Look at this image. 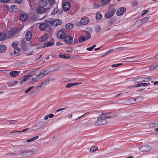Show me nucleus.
I'll list each match as a JSON object with an SVG mask.
<instances>
[{
    "instance_id": "obj_29",
    "label": "nucleus",
    "mask_w": 158,
    "mask_h": 158,
    "mask_svg": "<svg viewBox=\"0 0 158 158\" xmlns=\"http://www.w3.org/2000/svg\"><path fill=\"white\" fill-rule=\"evenodd\" d=\"M48 74V73L47 72V70H42L40 74H39V76H40L41 75H44V76H46Z\"/></svg>"
},
{
    "instance_id": "obj_45",
    "label": "nucleus",
    "mask_w": 158,
    "mask_h": 158,
    "mask_svg": "<svg viewBox=\"0 0 158 158\" xmlns=\"http://www.w3.org/2000/svg\"><path fill=\"white\" fill-rule=\"evenodd\" d=\"M54 43L53 42H48L47 43V45L46 46L48 47L53 45L54 44Z\"/></svg>"
},
{
    "instance_id": "obj_5",
    "label": "nucleus",
    "mask_w": 158,
    "mask_h": 158,
    "mask_svg": "<svg viewBox=\"0 0 158 158\" xmlns=\"http://www.w3.org/2000/svg\"><path fill=\"white\" fill-rule=\"evenodd\" d=\"M151 146L148 145L140 146L139 147V149L141 151L143 152H149L151 151Z\"/></svg>"
},
{
    "instance_id": "obj_53",
    "label": "nucleus",
    "mask_w": 158,
    "mask_h": 158,
    "mask_svg": "<svg viewBox=\"0 0 158 158\" xmlns=\"http://www.w3.org/2000/svg\"><path fill=\"white\" fill-rule=\"evenodd\" d=\"M135 6H136L138 5V2L136 1H134L132 3Z\"/></svg>"
},
{
    "instance_id": "obj_64",
    "label": "nucleus",
    "mask_w": 158,
    "mask_h": 158,
    "mask_svg": "<svg viewBox=\"0 0 158 158\" xmlns=\"http://www.w3.org/2000/svg\"><path fill=\"white\" fill-rule=\"evenodd\" d=\"M73 116V115H72V114H70L68 116V118H72Z\"/></svg>"
},
{
    "instance_id": "obj_4",
    "label": "nucleus",
    "mask_w": 158,
    "mask_h": 158,
    "mask_svg": "<svg viewBox=\"0 0 158 158\" xmlns=\"http://www.w3.org/2000/svg\"><path fill=\"white\" fill-rule=\"evenodd\" d=\"M116 10V9L114 8L110 9L105 14V18L106 19H109L112 16L115 12Z\"/></svg>"
},
{
    "instance_id": "obj_35",
    "label": "nucleus",
    "mask_w": 158,
    "mask_h": 158,
    "mask_svg": "<svg viewBox=\"0 0 158 158\" xmlns=\"http://www.w3.org/2000/svg\"><path fill=\"white\" fill-rule=\"evenodd\" d=\"M6 38L5 34L2 33H0V40H3Z\"/></svg>"
},
{
    "instance_id": "obj_12",
    "label": "nucleus",
    "mask_w": 158,
    "mask_h": 158,
    "mask_svg": "<svg viewBox=\"0 0 158 158\" xmlns=\"http://www.w3.org/2000/svg\"><path fill=\"white\" fill-rule=\"evenodd\" d=\"M32 37V33L31 31H28L26 34V39L29 41L31 40Z\"/></svg>"
},
{
    "instance_id": "obj_6",
    "label": "nucleus",
    "mask_w": 158,
    "mask_h": 158,
    "mask_svg": "<svg viewBox=\"0 0 158 158\" xmlns=\"http://www.w3.org/2000/svg\"><path fill=\"white\" fill-rule=\"evenodd\" d=\"M50 22L48 20H46L44 21V23L41 24L39 28L41 30L44 31L47 28L48 26H50Z\"/></svg>"
},
{
    "instance_id": "obj_28",
    "label": "nucleus",
    "mask_w": 158,
    "mask_h": 158,
    "mask_svg": "<svg viewBox=\"0 0 158 158\" xmlns=\"http://www.w3.org/2000/svg\"><path fill=\"white\" fill-rule=\"evenodd\" d=\"M6 46L3 45H0V53H2L5 52L6 50Z\"/></svg>"
},
{
    "instance_id": "obj_43",
    "label": "nucleus",
    "mask_w": 158,
    "mask_h": 158,
    "mask_svg": "<svg viewBox=\"0 0 158 158\" xmlns=\"http://www.w3.org/2000/svg\"><path fill=\"white\" fill-rule=\"evenodd\" d=\"M157 125V124L156 123L150 124L149 125V127L150 128L154 127H156Z\"/></svg>"
},
{
    "instance_id": "obj_21",
    "label": "nucleus",
    "mask_w": 158,
    "mask_h": 158,
    "mask_svg": "<svg viewBox=\"0 0 158 158\" xmlns=\"http://www.w3.org/2000/svg\"><path fill=\"white\" fill-rule=\"evenodd\" d=\"M48 21L50 23V26L52 25L53 27H56L57 26L56 22L52 19H50Z\"/></svg>"
},
{
    "instance_id": "obj_10",
    "label": "nucleus",
    "mask_w": 158,
    "mask_h": 158,
    "mask_svg": "<svg viewBox=\"0 0 158 158\" xmlns=\"http://www.w3.org/2000/svg\"><path fill=\"white\" fill-rule=\"evenodd\" d=\"M57 37L60 39H63L65 36V33L63 31H58L57 33Z\"/></svg>"
},
{
    "instance_id": "obj_16",
    "label": "nucleus",
    "mask_w": 158,
    "mask_h": 158,
    "mask_svg": "<svg viewBox=\"0 0 158 158\" xmlns=\"http://www.w3.org/2000/svg\"><path fill=\"white\" fill-rule=\"evenodd\" d=\"M90 34H89V36L88 37H86L85 36L81 35L80 37L79 41L80 42H81L86 40H87L89 39L90 38Z\"/></svg>"
},
{
    "instance_id": "obj_33",
    "label": "nucleus",
    "mask_w": 158,
    "mask_h": 158,
    "mask_svg": "<svg viewBox=\"0 0 158 158\" xmlns=\"http://www.w3.org/2000/svg\"><path fill=\"white\" fill-rule=\"evenodd\" d=\"M39 137V136H36L35 137H34L32 138L28 139L27 140V143H29L31 142H32L33 141L35 140L36 139H37Z\"/></svg>"
},
{
    "instance_id": "obj_60",
    "label": "nucleus",
    "mask_w": 158,
    "mask_h": 158,
    "mask_svg": "<svg viewBox=\"0 0 158 158\" xmlns=\"http://www.w3.org/2000/svg\"><path fill=\"white\" fill-rule=\"evenodd\" d=\"M16 2H17L18 3H21L22 1V0H15Z\"/></svg>"
},
{
    "instance_id": "obj_24",
    "label": "nucleus",
    "mask_w": 158,
    "mask_h": 158,
    "mask_svg": "<svg viewBox=\"0 0 158 158\" xmlns=\"http://www.w3.org/2000/svg\"><path fill=\"white\" fill-rule=\"evenodd\" d=\"M133 81L135 83H139L142 81H145V80H143L142 77H138L135 78L133 80Z\"/></svg>"
},
{
    "instance_id": "obj_51",
    "label": "nucleus",
    "mask_w": 158,
    "mask_h": 158,
    "mask_svg": "<svg viewBox=\"0 0 158 158\" xmlns=\"http://www.w3.org/2000/svg\"><path fill=\"white\" fill-rule=\"evenodd\" d=\"M58 11V8H56L54 10L53 12L52 13V14H54L56 13H57Z\"/></svg>"
},
{
    "instance_id": "obj_38",
    "label": "nucleus",
    "mask_w": 158,
    "mask_h": 158,
    "mask_svg": "<svg viewBox=\"0 0 158 158\" xmlns=\"http://www.w3.org/2000/svg\"><path fill=\"white\" fill-rule=\"evenodd\" d=\"M116 21L115 19H110L108 21V24L110 26L112 25Z\"/></svg>"
},
{
    "instance_id": "obj_48",
    "label": "nucleus",
    "mask_w": 158,
    "mask_h": 158,
    "mask_svg": "<svg viewBox=\"0 0 158 158\" xmlns=\"http://www.w3.org/2000/svg\"><path fill=\"white\" fill-rule=\"evenodd\" d=\"M44 85H41V84L36 87V89L37 90H39L40 88H42L44 86Z\"/></svg>"
},
{
    "instance_id": "obj_63",
    "label": "nucleus",
    "mask_w": 158,
    "mask_h": 158,
    "mask_svg": "<svg viewBox=\"0 0 158 158\" xmlns=\"http://www.w3.org/2000/svg\"><path fill=\"white\" fill-rule=\"evenodd\" d=\"M61 44L60 43V42H57V43H56V45H61Z\"/></svg>"
},
{
    "instance_id": "obj_44",
    "label": "nucleus",
    "mask_w": 158,
    "mask_h": 158,
    "mask_svg": "<svg viewBox=\"0 0 158 158\" xmlns=\"http://www.w3.org/2000/svg\"><path fill=\"white\" fill-rule=\"evenodd\" d=\"M28 129H29V128H27V129H25L24 130H23L22 131H14V132H11L10 133L11 134V133H15V132L20 133V132H25V131H27Z\"/></svg>"
},
{
    "instance_id": "obj_26",
    "label": "nucleus",
    "mask_w": 158,
    "mask_h": 158,
    "mask_svg": "<svg viewBox=\"0 0 158 158\" xmlns=\"http://www.w3.org/2000/svg\"><path fill=\"white\" fill-rule=\"evenodd\" d=\"M150 84V83H141L137 84L135 85V87H138L141 86H147L148 85H149Z\"/></svg>"
},
{
    "instance_id": "obj_18",
    "label": "nucleus",
    "mask_w": 158,
    "mask_h": 158,
    "mask_svg": "<svg viewBox=\"0 0 158 158\" xmlns=\"http://www.w3.org/2000/svg\"><path fill=\"white\" fill-rule=\"evenodd\" d=\"M20 72V71H11L10 73V75L12 77H15L19 76Z\"/></svg>"
},
{
    "instance_id": "obj_13",
    "label": "nucleus",
    "mask_w": 158,
    "mask_h": 158,
    "mask_svg": "<svg viewBox=\"0 0 158 158\" xmlns=\"http://www.w3.org/2000/svg\"><path fill=\"white\" fill-rule=\"evenodd\" d=\"M89 21L87 17H85L81 19L80 21V23L81 24L86 25L89 23Z\"/></svg>"
},
{
    "instance_id": "obj_47",
    "label": "nucleus",
    "mask_w": 158,
    "mask_h": 158,
    "mask_svg": "<svg viewBox=\"0 0 158 158\" xmlns=\"http://www.w3.org/2000/svg\"><path fill=\"white\" fill-rule=\"evenodd\" d=\"M54 66L55 67V69H54L55 71L56 70L58 69H59L60 67V65H54Z\"/></svg>"
},
{
    "instance_id": "obj_34",
    "label": "nucleus",
    "mask_w": 158,
    "mask_h": 158,
    "mask_svg": "<svg viewBox=\"0 0 158 158\" xmlns=\"http://www.w3.org/2000/svg\"><path fill=\"white\" fill-rule=\"evenodd\" d=\"M50 80V78L45 79L41 83V85H44L45 86L48 83H49Z\"/></svg>"
},
{
    "instance_id": "obj_22",
    "label": "nucleus",
    "mask_w": 158,
    "mask_h": 158,
    "mask_svg": "<svg viewBox=\"0 0 158 158\" xmlns=\"http://www.w3.org/2000/svg\"><path fill=\"white\" fill-rule=\"evenodd\" d=\"M17 6L15 5H12L10 7V11L13 13L15 12L17 10Z\"/></svg>"
},
{
    "instance_id": "obj_30",
    "label": "nucleus",
    "mask_w": 158,
    "mask_h": 158,
    "mask_svg": "<svg viewBox=\"0 0 158 158\" xmlns=\"http://www.w3.org/2000/svg\"><path fill=\"white\" fill-rule=\"evenodd\" d=\"M158 66V64H152L150 66L149 69L151 71H152L156 69Z\"/></svg>"
},
{
    "instance_id": "obj_20",
    "label": "nucleus",
    "mask_w": 158,
    "mask_h": 158,
    "mask_svg": "<svg viewBox=\"0 0 158 158\" xmlns=\"http://www.w3.org/2000/svg\"><path fill=\"white\" fill-rule=\"evenodd\" d=\"M81 84V82L79 83H69L67 84L66 86V88H70L73 86L74 85H77L79 84Z\"/></svg>"
},
{
    "instance_id": "obj_8",
    "label": "nucleus",
    "mask_w": 158,
    "mask_h": 158,
    "mask_svg": "<svg viewBox=\"0 0 158 158\" xmlns=\"http://www.w3.org/2000/svg\"><path fill=\"white\" fill-rule=\"evenodd\" d=\"M64 41L67 44H71L73 42V38L69 35L65 36L63 39Z\"/></svg>"
},
{
    "instance_id": "obj_31",
    "label": "nucleus",
    "mask_w": 158,
    "mask_h": 158,
    "mask_svg": "<svg viewBox=\"0 0 158 158\" xmlns=\"http://www.w3.org/2000/svg\"><path fill=\"white\" fill-rule=\"evenodd\" d=\"M102 15L100 12H98L96 15V20H99L102 19Z\"/></svg>"
},
{
    "instance_id": "obj_37",
    "label": "nucleus",
    "mask_w": 158,
    "mask_h": 158,
    "mask_svg": "<svg viewBox=\"0 0 158 158\" xmlns=\"http://www.w3.org/2000/svg\"><path fill=\"white\" fill-rule=\"evenodd\" d=\"M21 45L22 46L25 47L27 45V42L25 41V39L24 38H23L21 41Z\"/></svg>"
},
{
    "instance_id": "obj_15",
    "label": "nucleus",
    "mask_w": 158,
    "mask_h": 158,
    "mask_svg": "<svg viewBox=\"0 0 158 158\" xmlns=\"http://www.w3.org/2000/svg\"><path fill=\"white\" fill-rule=\"evenodd\" d=\"M47 2L45 0H42L39 2V7L40 8H44L47 5Z\"/></svg>"
},
{
    "instance_id": "obj_39",
    "label": "nucleus",
    "mask_w": 158,
    "mask_h": 158,
    "mask_svg": "<svg viewBox=\"0 0 158 158\" xmlns=\"http://www.w3.org/2000/svg\"><path fill=\"white\" fill-rule=\"evenodd\" d=\"M150 18V17L149 16L145 17L142 19V22H143L144 23H146L149 19Z\"/></svg>"
},
{
    "instance_id": "obj_17",
    "label": "nucleus",
    "mask_w": 158,
    "mask_h": 158,
    "mask_svg": "<svg viewBox=\"0 0 158 158\" xmlns=\"http://www.w3.org/2000/svg\"><path fill=\"white\" fill-rule=\"evenodd\" d=\"M63 7L64 10H68L70 7V3L68 2L65 3L63 5Z\"/></svg>"
},
{
    "instance_id": "obj_23",
    "label": "nucleus",
    "mask_w": 158,
    "mask_h": 158,
    "mask_svg": "<svg viewBox=\"0 0 158 158\" xmlns=\"http://www.w3.org/2000/svg\"><path fill=\"white\" fill-rule=\"evenodd\" d=\"M20 52V49L18 47H16L14 48V53L17 56L19 55Z\"/></svg>"
},
{
    "instance_id": "obj_32",
    "label": "nucleus",
    "mask_w": 158,
    "mask_h": 158,
    "mask_svg": "<svg viewBox=\"0 0 158 158\" xmlns=\"http://www.w3.org/2000/svg\"><path fill=\"white\" fill-rule=\"evenodd\" d=\"M60 57L61 58H63L64 59H68L69 58L70 56L69 55H64L62 53H60Z\"/></svg>"
},
{
    "instance_id": "obj_40",
    "label": "nucleus",
    "mask_w": 158,
    "mask_h": 158,
    "mask_svg": "<svg viewBox=\"0 0 158 158\" xmlns=\"http://www.w3.org/2000/svg\"><path fill=\"white\" fill-rule=\"evenodd\" d=\"M34 87V86H32L30 88H28L27 89L25 90V92L26 94L30 92L31 90H32Z\"/></svg>"
},
{
    "instance_id": "obj_62",
    "label": "nucleus",
    "mask_w": 158,
    "mask_h": 158,
    "mask_svg": "<svg viewBox=\"0 0 158 158\" xmlns=\"http://www.w3.org/2000/svg\"><path fill=\"white\" fill-rule=\"evenodd\" d=\"M47 45V43H44V44L43 45L44 46L43 47L44 48V47H47V46H46Z\"/></svg>"
},
{
    "instance_id": "obj_57",
    "label": "nucleus",
    "mask_w": 158,
    "mask_h": 158,
    "mask_svg": "<svg viewBox=\"0 0 158 158\" xmlns=\"http://www.w3.org/2000/svg\"><path fill=\"white\" fill-rule=\"evenodd\" d=\"M93 48L91 47L90 48H87V50L89 51H91L93 49Z\"/></svg>"
},
{
    "instance_id": "obj_2",
    "label": "nucleus",
    "mask_w": 158,
    "mask_h": 158,
    "mask_svg": "<svg viewBox=\"0 0 158 158\" xmlns=\"http://www.w3.org/2000/svg\"><path fill=\"white\" fill-rule=\"evenodd\" d=\"M32 77L31 79V80L30 82V83H31L32 82H35L39 80L40 79V77L39 75H29L27 76H25L24 77V78L22 80L21 82L20 83H22L23 82H24L26 81H27L29 80V78Z\"/></svg>"
},
{
    "instance_id": "obj_9",
    "label": "nucleus",
    "mask_w": 158,
    "mask_h": 158,
    "mask_svg": "<svg viewBox=\"0 0 158 158\" xmlns=\"http://www.w3.org/2000/svg\"><path fill=\"white\" fill-rule=\"evenodd\" d=\"M142 97L139 96L137 97L135 99H128L127 101L129 103H130V104H133L135 102H138L142 101Z\"/></svg>"
},
{
    "instance_id": "obj_36",
    "label": "nucleus",
    "mask_w": 158,
    "mask_h": 158,
    "mask_svg": "<svg viewBox=\"0 0 158 158\" xmlns=\"http://www.w3.org/2000/svg\"><path fill=\"white\" fill-rule=\"evenodd\" d=\"M98 149V148L96 146H93L90 149V152H93Z\"/></svg>"
},
{
    "instance_id": "obj_55",
    "label": "nucleus",
    "mask_w": 158,
    "mask_h": 158,
    "mask_svg": "<svg viewBox=\"0 0 158 158\" xmlns=\"http://www.w3.org/2000/svg\"><path fill=\"white\" fill-rule=\"evenodd\" d=\"M65 109H66L65 108H62L59 109L55 111V113L59 111H60L62 110H65Z\"/></svg>"
},
{
    "instance_id": "obj_52",
    "label": "nucleus",
    "mask_w": 158,
    "mask_h": 158,
    "mask_svg": "<svg viewBox=\"0 0 158 158\" xmlns=\"http://www.w3.org/2000/svg\"><path fill=\"white\" fill-rule=\"evenodd\" d=\"M17 120H10L9 121V123L11 124H14L17 122Z\"/></svg>"
},
{
    "instance_id": "obj_49",
    "label": "nucleus",
    "mask_w": 158,
    "mask_h": 158,
    "mask_svg": "<svg viewBox=\"0 0 158 158\" xmlns=\"http://www.w3.org/2000/svg\"><path fill=\"white\" fill-rule=\"evenodd\" d=\"M122 64H123L122 63H120V64H113L112 65L111 67L112 68L116 67L119 65H121Z\"/></svg>"
},
{
    "instance_id": "obj_50",
    "label": "nucleus",
    "mask_w": 158,
    "mask_h": 158,
    "mask_svg": "<svg viewBox=\"0 0 158 158\" xmlns=\"http://www.w3.org/2000/svg\"><path fill=\"white\" fill-rule=\"evenodd\" d=\"M56 20V23H57V26L58 25H59L60 24L62 23V21L58 19V20Z\"/></svg>"
},
{
    "instance_id": "obj_41",
    "label": "nucleus",
    "mask_w": 158,
    "mask_h": 158,
    "mask_svg": "<svg viewBox=\"0 0 158 158\" xmlns=\"http://www.w3.org/2000/svg\"><path fill=\"white\" fill-rule=\"evenodd\" d=\"M101 27L99 26H97L95 27V31L96 32H100V31Z\"/></svg>"
},
{
    "instance_id": "obj_27",
    "label": "nucleus",
    "mask_w": 158,
    "mask_h": 158,
    "mask_svg": "<svg viewBox=\"0 0 158 158\" xmlns=\"http://www.w3.org/2000/svg\"><path fill=\"white\" fill-rule=\"evenodd\" d=\"M37 10L38 13L40 14L44 13L46 11V9L44 8H38Z\"/></svg>"
},
{
    "instance_id": "obj_59",
    "label": "nucleus",
    "mask_w": 158,
    "mask_h": 158,
    "mask_svg": "<svg viewBox=\"0 0 158 158\" xmlns=\"http://www.w3.org/2000/svg\"><path fill=\"white\" fill-rule=\"evenodd\" d=\"M48 117L50 118H52L54 116V114H51L49 115H48Z\"/></svg>"
},
{
    "instance_id": "obj_14",
    "label": "nucleus",
    "mask_w": 158,
    "mask_h": 158,
    "mask_svg": "<svg viewBox=\"0 0 158 158\" xmlns=\"http://www.w3.org/2000/svg\"><path fill=\"white\" fill-rule=\"evenodd\" d=\"M48 35L47 33H45L41 36L40 38V40L41 42H43L46 41L48 38Z\"/></svg>"
},
{
    "instance_id": "obj_7",
    "label": "nucleus",
    "mask_w": 158,
    "mask_h": 158,
    "mask_svg": "<svg viewBox=\"0 0 158 158\" xmlns=\"http://www.w3.org/2000/svg\"><path fill=\"white\" fill-rule=\"evenodd\" d=\"M45 122L42 121H40L36 125L33 127V130L36 131L38 129L43 127L45 125Z\"/></svg>"
},
{
    "instance_id": "obj_58",
    "label": "nucleus",
    "mask_w": 158,
    "mask_h": 158,
    "mask_svg": "<svg viewBox=\"0 0 158 158\" xmlns=\"http://www.w3.org/2000/svg\"><path fill=\"white\" fill-rule=\"evenodd\" d=\"M10 0H1V1L3 2L6 3L8 2Z\"/></svg>"
},
{
    "instance_id": "obj_11",
    "label": "nucleus",
    "mask_w": 158,
    "mask_h": 158,
    "mask_svg": "<svg viewBox=\"0 0 158 158\" xmlns=\"http://www.w3.org/2000/svg\"><path fill=\"white\" fill-rule=\"evenodd\" d=\"M126 10V8L124 7H121L118 10L116 14L118 16H120L123 15Z\"/></svg>"
},
{
    "instance_id": "obj_1",
    "label": "nucleus",
    "mask_w": 158,
    "mask_h": 158,
    "mask_svg": "<svg viewBox=\"0 0 158 158\" xmlns=\"http://www.w3.org/2000/svg\"><path fill=\"white\" fill-rule=\"evenodd\" d=\"M111 113V112L104 111L102 112L100 115L103 116L98 118L97 121L94 123V126H98L105 125L107 123V121L106 118H112L117 116V115H114L112 116H104L110 115Z\"/></svg>"
},
{
    "instance_id": "obj_56",
    "label": "nucleus",
    "mask_w": 158,
    "mask_h": 158,
    "mask_svg": "<svg viewBox=\"0 0 158 158\" xmlns=\"http://www.w3.org/2000/svg\"><path fill=\"white\" fill-rule=\"evenodd\" d=\"M147 11H147V10H144L143 11L142 13L141 14V15H145V14H146L147 12Z\"/></svg>"
},
{
    "instance_id": "obj_54",
    "label": "nucleus",
    "mask_w": 158,
    "mask_h": 158,
    "mask_svg": "<svg viewBox=\"0 0 158 158\" xmlns=\"http://www.w3.org/2000/svg\"><path fill=\"white\" fill-rule=\"evenodd\" d=\"M94 6L95 8H98L100 7V5L97 4V3H95L94 4Z\"/></svg>"
},
{
    "instance_id": "obj_46",
    "label": "nucleus",
    "mask_w": 158,
    "mask_h": 158,
    "mask_svg": "<svg viewBox=\"0 0 158 158\" xmlns=\"http://www.w3.org/2000/svg\"><path fill=\"white\" fill-rule=\"evenodd\" d=\"M18 44L17 42H14L12 44V46L13 47H17V46L18 45Z\"/></svg>"
},
{
    "instance_id": "obj_42",
    "label": "nucleus",
    "mask_w": 158,
    "mask_h": 158,
    "mask_svg": "<svg viewBox=\"0 0 158 158\" xmlns=\"http://www.w3.org/2000/svg\"><path fill=\"white\" fill-rule=\"evenodd\" d=\"M110 1V0H102V2L103 4H108Z\"/></svg>"
},
{
    "instance_id": "obj_3",
    "label": "nucleus",
    "mask_w": 158,
    "mask_h": 158,
    "mask_svg": "<svg viewBox=\"0 0 158 158\" xmlns=\"http://www.w3.org/2000/svg\"><path fill=\"white\" fill-rule=\"evenodd\" d=\"M35 152L30 150H26L22 151L20 152V154L23 156L26 157H29L31 156V155L34 154Z\"/></svg>"
},
{
    "instance_id": "obj_19",
    "label": "nucleus",
    "mask_w": 158,
    "mask_h": 158,
    "mask_svg": "<svg viewBox=\"0 0 158 158\" xmlns=\"http://www.w3.org/2000/svg\"><path fill=\"white\" fill-rule=\"evenodd\" d=\"M19 19L22 21H25L27 19V16L25 14H21L19 16Z\"/></svg>"
},
{
    "instance_id": "obj_25",
    "label": "nucleus",
    "mask_w": 158,
    "mask_h": 158,
    "mask_svg": "<svg viewBox=\"0 0 158 158\" xmlns=\"http://www.w3.org/2000/svg\"><path fill=\"white\" fill-rule=\"evenodd\" d=\"M74 26L73 24L71 23H69L66 24L65 25V27L66 28L70 30L72 29Z\"/></svg>"
},
{
    "instance_id": "obj_61",
    "label": "nucleus",
    "mask_w": 158,
    "mask_h": 158,
    "mask_svg": "<svg viewBox=\"0 0 158 158\" xmlns=\"http://www.w3.org/2000/svg\"><path fill=\"white\" fill-rule=\"evenodd\" d=\"M48 115H47L44 117V119L45 120H47L48 118Z\"/></svg>"
}]
</instances>
